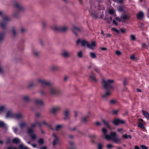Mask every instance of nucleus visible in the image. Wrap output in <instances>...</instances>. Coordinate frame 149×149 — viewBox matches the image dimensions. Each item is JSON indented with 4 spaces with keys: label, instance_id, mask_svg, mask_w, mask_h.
I'll use <instances>...</instances> for the list:
<instances>
[{
    "label": "nucleus",
    "instance_id": "f257e3e1",
    "mask_svg": "<svg viewBox=\"0 0 149 149\" xmlns=\"http://www.w3.org/2000/svg\"><path fill=\"white\" fill-rule=\"evenodd\" d=\"M38 82L42 84V87L45 88L48 87L49 90V93L52 95H56L59 94L61 93L60 89L57 88L53 86L49 81H46L44 79H38Z\"/></svg>",
    "mask_w": 149,
    "mask_h": 149
},
{
    "label": "nucleus",
    "instance_id": "f03ea898",
    "mask_svg": "<svg viewBox=\"0 0 149 149\" xmlns=\"http://www.w3.org/2000/svg\"><path fill=\"white\" fill-rule=\"evenodd\" d=\"M114 82V81L112 79H108L107 81L104 79L102 80V84L104 89L107 90L105 93L102 95L103 98L106 97L111 95L110 91L113 88V87L111 85V84Z\"/></svg>",
    "mask_w": 149,
    "mask_h": 149
},
{
    "label": "nucleus",
    "instance_id": "7ed1b4c3",
    "mask_svg": "<svg viewBox=\"0 0 149 149\" xmlns=\"http://www.w3.org/2000/svg\"><path fill=\"white\" fill-rule=\"evenodd\" d=\"M102 131L104 134L105 139L107 140H111L114 143H118L121 142V139L119 138H116V134L114 132H111L110 135L107 134V130L104 128L102 129Z\"/></svg>",
    "mask_w": 149,
    "mask_h": 149
},
{
    "label": "nucleus",
    "instance_id": "20e7f679",
    "mask_svg": "<svg viewBox=\"0 0 149 149\" xmlns=\"http://www.w3.org/2000/svg\"><path fill=\"white\" fill-rule=\"evenodd\" d=\"M14 6L17 9L18 11L15 12L14 14L13 17L15 18H17L19 16V12L23 11L24 10V7L20 5L17 2H15Z\"/></svg>",
    "mask_w": 149,
    "mask_h": 149
},
{
    "label": "nucleus",
    "instance_id": "39448f33",
    "mask_svg": "<svg viewBox=\"0 0 149 149\" xmlns=\"http://www.w3.org/2000/svg\"><path fill=\"white\" fill-rule=\"evenodd\" d=\"M139 122H138V127L142 130H145L146 128L144 126L145 122L143 121V119L140 118L138 119Z\"/></svg>",
    "mask_w": 149,
    "mask_h": 149
},
{
    "label": "nucleus",
    "instance_id": "423d86ee",
    "mask_svg": "<svg viewBox=\"0 0 149 149\" xmlns=\"http://www.w3.org/2000/svg\"><path fill=\"white\" fill-rule=\"evenodd\" d=\"M33 129L29 128L27 130V133L31 136L33 140H35L36 138V134L33 133Z\"/></svg>",
    "mask_w": 149,
    "mask_h": 149
},
{
    "label": "nucleus",
    "instance_id": "0eeeda50",
    "mask_svg": "<svg viewBox=\"0 0 149 149\" xmlns=\"http://www.w3.org/2000/svg\"><path fill=\"white\" fill-rule=\"evenodd\" d=\"M53 29L57 31L64 32L66 31L67 29V28L65 26L59 27L54 26L53 27Z\"/></svg>",
    "mask_w": 149,
    "mask_h": 149
},
{
    "label": "nucleus",
    "instance_id": "6e6552de",
    "mask_svg": "<svg viewBox=\"0 0 149 149\" xmlns=\"http://www.w3.org/2000/svg\"><path fill=\"white\" fill-rule=\"evenodd\" d=\"M113 123L115 125H117L120 124H124L125 121L119 119H115L113 121Z\"/></svg>",
    "mask_w": 149,
    "mask_h": 149
},
{
    "label": "nucleus",
    "instance_id": "1a4fd4ad",
    "mask_svg": "<svg viewBox=\"0 0 149 149\" xmlns=\"http://www.w3.org/2000/svg\"><path fill=\"white\" fill-rule=\"evenodd\" d=\"M52 136L55 138L54 139L52 143L53 146H54L58 143L59 139L54 133L53 134Z\"/></svg>",
    "mask_w": 149,
    "mask_h": 149
},
{
    "label": "nucleus",
    "instance_id": "9d476101",
    "mask_svg": "<svg viewBox=\"0 0 149 149\" xmlns=\"http://www.w3.org/2000/svg\"><path fill=\"white\" fill-rule=\"evenodd\" d=\"M63 114L65 116L64 118V120H66L70 119V114L68 109L66 110L64 112Z\"/></svg>",
    "mask_w": 149,
    "mask_h": 149
},
{
    "label": "nucleus",
    "instance_id": "9b49d317",
    "mask_svg": "<svg viewBox=\"0 0 149 149\" xmlns=\"http://www.w3.org/2000/svg\"><path fill=\"white\" fill-rule=\"evenodd\" d=\"M35 123H34L31 124V129H33L34 127H36L37 125H38L40 129H41V123L38 121H36V119L35 120Z\"/></svg>",
    "mask_w": 149,
    "mask_h": 149
},
{
    "label": "nucleus",
    "instance_id": "f8f14e48",
    "mask_svg": "<svg viewBox=\"0 0 149 149\" xmlns=\"http://www.w3.org/2000/svg\"><path fill=\"white\" fill-rule=\"evenodd\" d=\"M72 30L73 32L75 35L76 36H77L78 34L76 32H80L81 31V29L75 26H73V28L72 29Z\"/></svg>",
    "mask_w": 149,
    "mask_h": 149
},
{
    "label": "nucleus",
    "instance_id": "ddd939ff",
    "mask_svg": "<svg viewBox=\"0 0 149 149\" xmlns=\"http://www.w3.org/2000/svg\"><path fill=\"white\" fill-rule=\"evenodd\" d=\"M144 16L143 13L142 11L139 12L136 15V17L138 19H141Z\"/></svg>",
    "mask_w": 149,
    "mask_h": 149
},
{
    "label": "nucleus",
    "instance_id": "4468645a",
    "mask_svg": "<svg viewBox=\"0 0 149 149\" xmlns=\"http://www.w3.org/2000/svg\"><path fill=\"white\" fill-rule=\"evenodd\" d=\"M61 109V107L59 106H56L54 108H52L51 110V112L53 113H54L58 111Z\"/></svg>",
    "mask_w": 149,
    "mask_h": 149
},
{
    "label": "nucleus",
    "instance_id": "2eb2a0df",
    "mask_svg": "<svg viewBox=\"0 0 149 149\" xmlns=\"http://www.w3.org/2000/svg\"><path fill=\"white\" fill-rule=\"evenodd\" d=\"M22 115L21 113H14L13 118L19 119L22 118Z\"/></svg>",
    "mask_w": 149,
    "mask_h": 149
},
{
    "label": "nucleus",
    "instance_id": "dca6fc26",
    "mask_svg": "<svg viewBox=\"0 0 149 149\" xmlns=\"http://www.w3.org/2000/svg\"><path fill=\"white\" fill-rule=\"evenodd\" d=\"M89 117V114L88 115L86 116L84 118H82L81 119V121L82 122L84 123L85 124H86L87 122V119Z\"/></svg>",
    "mask_w": 149,
    "mask_h": 149
},
{
    "label": "nucleus",
    "instance_id": "f3484780",
    "mask_svg": "<svg viewBox=\"0 0 149 149\" xmlns=\"http://www.w3.org/2000/svg\"><path fill=\"white\" fill-rule=\"evenodd\" d=\"M14 114V113H13L11 112V111H9L7 112L6 114V118H13Z\"/></svg>",
    "mask_w": 149,
    "mask_h": 149
},
{
    "label": "nucleus",
    "instance_id": "a211bd4d",
    "mask_svg": "<svg viewBox=\"0 0 149 149\" xmlns=\"http://www.w3.org/2000/svg\"><path fill=\"white\" fill-rule=\"evenodd\" d=\"M35 102L36 104L42 105H44L43 101L40 99H36L35 100Z\"/></svg>",
    "mask_w": 149,
    "mask_h": 149
},
{
    "label": "nucleus",
    "instance_id": "6ab92c4d",
    "mask_svg": "<svg viewBox=\"0 0 149 149\" xmlns=\"http://www.w3.org/2000/svg\"><path fill=\"white\" fill-rule=\"evenodd\" d=\"M142 112L145 118H147V120H148L149 119V113L147 111L143 110H142Z\"/></svg>",
    "mask_w": 149,
    "mask_h": 149
},
{
    "label": "nucleus",
    "instance_id": "aec40b11",
    "mask_svg": "<svg viewBox=\"0 0 149 149\" xmlns=\"http://www.w3.org/2000/svg\"><path fill=\"white\" fill-rule=\"evenodd\" d=\"M89 77L92 80L96 82L97 81V80L95 78V74L93 72H91L90 75L89 76Z\"/></svg>",
    "mask_w": 149,
    "mask_h": 149
},
{
    "label": "nucleus",
    "instance_id": "412c9836",
    "mask_svg": "<svg viewBox=\"0 0 149 149\" xmlns=\"http://www.w3.org/2000/svg\"><path fill=\"white\" fill-rule=\"evenodd\" d=\"M62 55L64 57L67 58L69 56H70V54L68 52L66 51H64L62 54Z\"/></svg>",
    "mask_w": 149,
    "mask_h": 149
},
{
    "label": "nucleus",
    "instance_id": "4be33fe9",
    "mask_svg": "<svg viewBox=\"0 0 149 149\" xmlns=\"http://www.w3.org/2000/svg\"><path fill=\"white\" fill-rule=\"evenodd\" d=\"M121 19H123L124 21L123 22H125V20H129L130 18V17L129 15H125L123 16H121Z\"/></svg>",
    "mask_w": 149,
    "mask_h": 149
},
{
    "label": "nucleus",
    "instance_id": "5701e85b",
    "mask_svg": "<svg viewBox=\"0 0 149 149\" xmlns=\"http://www.w3.org/2000/svg\"><path fill=\"white\" fill-rule=\"evenodd\" d=\"M20 142L19 139L18 138L16 137L13 139L12 140V142L16 144L19 143Z\"/></svg>",
    "mask_w": 149,
    "mask_h": 149
},
{
    "label": "nucleus",
    "instance_id": "b1692460",
    "mask_svg": "<svg viewBox=\"0 0 149 149\" xmlns=\"http://www.w3.org/2000/svg\"><path fill=\"white\" fill-rule=\"evenodd\" d=\"M19 126L21 129H23L24 127L27 126V124L26 123L23 122L19 124Z\"/></svg>",
    "mask_w": 149,
    "mask_h": 149
},
{
    "label": "nucleus",
    "instance_id": "393cba45",
    "mask_svg": "<svg viewBox=\"0 0 149 149\" xmlns=\"http://www.w3.org/2000/svg\"><path fill=\"white\" fill-rule=\"evenodd\" d=\"M22 99L24 101L29 102L30 101V99L28 97L26 96H24L22 97Z\"/></svg>",
    "mask_w": 149,
    "mask_h": 149
},
{
    "label": "nucleus",
    "instance_id": "a878e982",
    "mask_svg": "<svg viewBox=\"0 0 149 149\" xmlns=\"http://www.w3.org/2000/svg\"><path fill=\"white\" fill-rule=\"evenodd\" d=\"M89 137L92 139L91 140V142L93 143H95V141L93 139L96 138V136L94 134L90 135L89 136Z\"/></svg>",
    "mask_w": 149,
    "mask_h": 149
},
{
    "label": "nucleus",
    "instance_id": "bb28decb",
    "mask_svg": "<svg viewBox=\"0 0 149 149\" xmlns=\"http://www.w3.org/2000/svg\"><path fill=\"white\" fill-rule=\"evenodd\" d=\"M44 140L42 138H40L38 141V143L40 145H42L44 143Z\"/></svg>",
    "mask_w": 149,
    "mask_h": 149
},
{
    "label": "nucleus",
    "instance_id": "cd10ccee",
    "mask_svg": "<svg viewBox=\"0 0 149 149\" xmlns=\"http://www.w3.org/2000/svg\"><path fill=\"white\" fill-rule=\"evenodd\" d=\"M51 69L52 71H55L58 69V67L56 66H53L51 68Z\"/></svg>",
    "mask_w": 149,
    "mask_h": 149
},
{
    "label": "nucleus",
    "instance_id": "c85d7f7f",
    "mask_svg": "<svg viewBox=\"0 0 149 149\" xmlns=\"http://www.w3.org/2000/svg\"><path fill=\"white\" fill-rule=\"evenodd\" d=\"M42 123L45 125H46L48 127L50 128L52 130H53V129L52 126L51 125L49 124H47L45 121H43L42 122Z\"/></svg>",
    "mask_w": 149,
    "mask_h": 149
},
{
    "label": "nucleus",
    "instance_id": "c756f323",
    "mask_svg": "<svg viewBox=\"0 0 149 149\" xmlns=\"http://www.w3.org/2000/svg\"><path fill=\"white\" fill-rule=\"evenodd\" d=\"M90 55L91 57L92 58H95L96 57V55L93 52H90Z\"/></svg>",
    "mask_w": 149,
    "mask_h": 149
},
{
    "label": "nucleus",
    "instance_id": "7c9ffc66",
    "mask_svg": "<svg viewBox=\"0 0 149 149\" xmlns=\"http://www.w3.org/2000/svg\"><path fill=\"white\" fill-rule=\"evenodd\" d=\"M88 43V42L85 40H82L81 41V43L83 46H85L86 45H87V43Z\"/></svg>",
    "mask_w": 149,
    "mask_h": 149
},
{
    "label": "nucleus",
    "instance_id": "2f4dec72",
    "mask_svg": "<svg viewBox=\"0 0 149 149\" xmlns=\"http://www.w3.org/2000/svg\"><path fill=\"white\" fill-rule=\"evenodd\" d=\"M102 121L105 125L107 126L109 128H110V126L109 125L108 123L104 120H102Z\"/></svg>",
    "mask_w": 149,
    "mask_h": 149
},
{
    "label": "nucleus",
    "instance_id": "473e14b6",
    "mask_svg": "<svg viewBox=\"0 0 149 149\" xmlns=\"http://www.w3.org/2000/svg\"><path fill=\"white\" fill-rule=\"evenodd\" d=\"M4 34L3 33H0V42L3 40Z\"/></svg>",
    "mask_w": 149,
    "mask_h": 149
},
{
    "label": "nucleus",
    "instance_id": "72a5a7b5",
    "mask_svg": "<svg viewBox=\"0 0 149 149\" xmlns=\"http://www.w3.org/2000/svg\"><path fill=\"white\" fill-rule=\"evenodd\" d=\"M117 10L120 12H123L124 11V9L123 7L120 6L118 7Z\"/></svg>",
    "mask_w": 149,
    "mask_h": 149
},
{
    "label": "nucleus",
    "instance_id": "f704fd0d",
    "mask_svg": "<svg viewBox=\"0 0 149 149\" xmlns=\"http://www.w3.org/2000/svg\"><path fill=\"white\" fill-rule=\"evenodd\" d=\"M3 20L4 22H8L10 20L9 18L7 16L3 17Z\"/></svg>",
    "mask_w": 149,
    "mask_h": 149
},
{
    "label": "nucleus",
    "instance_id": "c9c22d12",
    "mask_svg": "<svg viewBox=\"0 0 149 149\" xmlns=\"http://www.w3.org/2000/svg\"><path fill=\"white\" fill-rule=\"evenodd\" d=\"M13 36V37H15L17 35V33L14 28H13L12 31Z\"/></svg>",
    "mask_w": 149,
    "mask_h": 149
},
{
    "label": "nucleus",
    "instance_id": "e433bc0d",
    "mask_svg": "<svg viewBox=\"0 0 149 149\" xmlns=\"http://www.w3.org/2000/svg\"><path fill=\"white\" fill-rule=\"evenodd\" d=\"M0 25L2 29H6V25L3 22H1L0 23Z\"/></svg>",
    "mask_w": 149,
    "mask_h": 149
},
{
    "label": "nucleus",
    "instance_id": "4c0bfd02",
    "mask_svg": "<svg viewBox=\"0 0 149 149\" xmlns=\"http://www.w3.org/2000/svg\"><path fill=\"white\" fill-rule=\"evenodd\" d=\"M77 56L79 58H81L82 57V51H80L77 53Z\"/></svg>",
    "mask_w": 149,
    "mask_h": 149
},
{
    "label": "nucleus",
    "instance_id": "58836bf2",
    "mask_svg": "<svg viewBox=\"0 0 149 149\" xmlns=\"http://www.w3.org/2000/svg\"><path fill=\"white\" fill-rule=\"evenodd\" d=\"M5 125L3 122L0 121V127H5Z\"/></svg>",
    "mask_w": 149,
    "mask_h": 149
},
{
    "label": "nucleus",
    "instance_id": "ea45409f",
    "mask_svg": "<svg viewBox=\"0 0 149 149\" xmlns=\"http://www.w3.org/2000/svg\"><path fill=\"white\" fill-rule=\"evenodd\" d=\"M62 127V125H57L56 127V131H58L59 129L61 128Z\"/></svg>",
    "mask_w": 149,
    "mask_h": 149
},
{
    "label": "nucleus",
    "instance_id": "a19ab883",
    "mask_svg": "<svg viewBox=\"0 0 149 149\" xmlns=\"http://www.w3.org/2000/svg\"><path fill=\"white\" fill-rule=\"evenodd\" d=\"M91 15L95 18H96L97 17V15L95 14V13L92 12L91 13Z\"/></svg>",
    "mask_w": 149,
    "mask_h": 149
},
{
    "label": "nucleus",
    "instance_id": "79ce46f5",
    "mask_svg": "<svg viewBox=\"0 0 149 149\" xmlns=\"http://www.w3.org/2000/svg\"><path fill=\"white\" fill-rule=\"evenodd\" d=\"M112 29L113 31H114L117 33H119L120 32L119 30L117 29L116 28H112Z\"/></svg>",
    "mask_w": 149,
    "mask_h": 149
},
{
    "label": "nucleus",
    "instance_id": "37998d69",
    "mask_svg": "<svg viewBox=\"0 0 149 149\" xmlns=\"http://www.w3.org/2000/svg\"><path fill=\"white\" fill-rule=\"evenodd\" d=\"M33 53L34 55L35 56L37 57L39 54V53L36 51H33Z\"/></svg>",
    "mask_w": 149,
    "mask_h": 149
},
{
    "label": "nucleus",
    "instance_id": "c03bdc74",
    "mask_svg": "<svg viewBox=\"0 0 149 149\" xmlns=\"http://www.w3.org/2000/svg\"><path fill=\"white\" fill-rule=\"evenodd\" d=\"M128 83V81L126 79H125L123 80V85L124 86L126 85Z\"/></svg>",
    "mask_w": 149,
    "mask_h": 149
},
{
    "label": "nucleus",
    "instance_id": "a18cd8bd",
    "mask_svg": "<svg viewBox=\"0 0 149 149\" xmlns=\"http://www.w3.org/2000/svg\"><path fill=\"white\" fill-rule=\"evenodd\" d=\"M87 47L88 48H89L91 49H93V47L91 45V44H89L88 43H87Z\"/></svg>",
    "mask_w": 149,
    "mask_h": 149
},
{
    "label": "nucleus",
    "instance_id": "49530a36",
    "mask_svg": "<svg viewBox=\"0 0 149 149\" xmlns=\"http://www.w3.org/2000/svg\"><path fill=\"white\" fill-rule=\"evenodd\" d=\"M107 147L108 148L110 149L114 147L111 144H108L107 145Z\"/></svg>",
    "mask_w": 149,
    "mask_h": 149
},
{
    "label": "nucleus",
    "instance_id": "de8ad7c7",
    "mask_svg": "<svg viewBox=\"0 0 149 149\" xmlns=\"http://www.w3.org/2000/svg\"><path fill=\"white\" fill-rule=\"evenodd\" d=\"M140 147L142 149H148V148L145 145H141Z\"/></svg>",
    "mask_w": 149,
    "mask_h": 149
},
{
    "label": "nucleus",
    "instance_id": "09e8293b",
    "mask_svg": "<svg viewBox=\"0 0 149 149\" xmlns=\"http://www.w3.org/2000/svg\"><path fill=\"white\" fill-rule=\"evenodd\" d=\"M5 109V107L3 106H0V112H2Z\"/></svg>",
    "mask_w": 149,
    "mask_h": 149
},
{
    "label": "nucleus",
    "instance_id": "8fccbe9b",
    "mask_svg": "<svg viewBox=\"0 0 149 149\" xmlns=\"http://www.w3.org/2000/svg\"><path fill=\"white\" fill-rule=\"evenodd\" d=\"M42 26L43 28H45L46 26V24L45 21H43L42 22Z\"/></svg>",
    "mask_w": 149,
    "mask_h": 149
},
{
    "label": "nucleus",
    "instance_id": "3c124183",
    "mask_svg": "<svg viewBox=\"0 0 149 149\" xmlns=\"http://www.w3.org/2000/svg\"><path fill=\"white\" fill-rule=\"evenodd\" d=\"M109 13L111 15H113L114 13V11L113 10L110 9L109 11Z\"/></svg>",
    "mask_w": 149,
    "mask_h": 149
},
{
    "label": "nucleus",
    "instance_id": "603ef678",
    "mask_svg": "<svg viewBox=\"0 0 149 149\" xmlns=\"http://www.w3.org/2000/svg\"><path fill=\"white\" fill-rule=\"evenodd\" d=\"M115 19L116 20H117L119 22H123V21L121 20V19L118 17H116Z\"/></svg>",
    "mask_w": 149,
    "mask_h": 149
},
{
    "label": "nucleus",
    "instance_id": "864d4df0",
    "mask_svg": "<svg viewBox=\"0 0 149 149\" xmlns=\"http://www.w3.org/2000/svg\"><path fill=\"white\" fill-rule=\"evenodd\" d=\"M102 144L100 143L98 145V149H102Z\"/></svg>",
    "mask_w": 149,
    "mask_h": 149
},
{
    "label": "nucleus",
    "instance_id": "5fc2aeb1",
    "mask_svg": "<svg viewBox=\"0 0 149 149\" xmlns=\"http://www.w3.org/2000/svg\"><path fill=\"white\" fill-rule=\"evenodd\" d=\"M131 39L133 40H135V37L134 35H131L130 36Z\"/></svg>",
    "mask_w": 149,
    "mask_h": 149
},
{
    "label": "nucleus",
    "instance_id": "6e6d98bb",
    "mask_svg": "<svg viewBox=\"0 0 149 149\" xmlns=\"http://www.w3.org/2000/svg\"><path fill=\"white\" fill-rule=\"evenodd\" d=\"M120 31L123 33H125L126 31L124 29L121 28L120 29Z\"/></svg>",
    "mask_w": 149,
    "mask_h": 149
},
{
    "label": "nucleus",
    "instance_id": "4d7b16f0",
    "mask_svg": "<svg viewBox=\"0 0 149 149\" xmlns=\"http://www.w3.org/2000/svg\"><path fill=\"white\" fill-rule=\"evenodd\" d=\"M116 54L118 56L120 55L121 54V52L119 51H116Z\"/></svg>",
    "mask_w": 149,
    "mask_h": 149
},
{
    "label": "nucleus",
    "instance_id": "13d9d810",
    "mask_svg": "<svg viewBox=\"0 0 149 149\" xmlns=\"http://www.w3.org/2000/svg\"><path fill=\"white\" fill-rule=\"evenodd\" d=\"M122 137L124 139H127L128 138L127 135L126 134H124L122 135Z\"/></svg>",
    "mask_w": 149,
    "mask_h": 149
},
{
    "label": "nucleus",
    "instance_id": "bf43d9fd",
    "mask_svg": "<svg viewBox=\"0 0 149 149\" xmlns=\"http://www.w3.org/2000/svg\"><path fill=\"white\" fill-rule=\"evenodd\" d=\"M118 111L117 110H114L112 111V114L113 115L117 114L118 113Z\"/></svg>",
    "mask_w": 149,
    "mask_h": 149
},
{
    "label": "nucleus",
    "instance_id": "052dcab7",
    "mask_svg": "<svg viewBox=\"0 0 149 149\" xmlns=\"http://www.w3.org/2000/svg\"><path fill=\"white\" fill-rule=\"evenodd\" d=\"M34 85L33 83H31L28 86V88H30L33 86H34Z\"/></svg>",
    "mask_w": 149,
    "mask_h": 149
},
{
    "label": "nucleus",
    "instance_id": "680f3d73",
    "mask_svg": "<svg viewBox=\"0 0 149 149\" xmlns=\"http://www.w3.org/2000/svg\"><path fill=\"white\" fill-rule=\"evenodd\" d=\"M135 58V57L134 55H132L130 57V58L132 60H134Z\"/></svg>",
    "mask_w": 149,
    "mask_h": 149
},
{
    "label": "nucleus",
    "instance_id": "e2e57ef3",
    "mask_svg": "<svg viewBox=\"0 0 149 149\" xmlns=\"http://www.w3.org/2000/svg\"><path fill=\"white\" fill-rule=\"evenodd\" d=\"M115 103V101L113 100H111L110 101V104H113Z\"/></svg>",
    "mask_w": 149,
    "mask_h": 149
},
{
    "label": "nucleus",
    "instance_id": "0e129e2a",
    "mask_svg": "<svg viewBox=\"0 0 149 149\" xmlns=\"http://www.w3.org/2000/svg\"><path fill=\"white\" fill-rule=\"evenodd\" d=\"M94 70L95 71H96L98 73H99V70L98 68H95L94 69Z\"/></svg>",
    "mask_w": 149,
    "mask_h": 149
},
{
    "label": "nucleus",
    "instance_id": "69168bd1",
    "mask_svg": "<svg viewBox=\"0 0 149 149\" xmlns=\"http://www.w3.org/2000/svg\"><path fill=\"white\" fill-rule=\"evenodd\" d=\"M113 23L114 24H115L116 26H118V23L116 22V21L114 19H113Z\"/></svg>",
    "mask_w": 149,
    "mask_h": 149
},
{
    "label": "nucleus",
    "instance_id": "338daca9",
    "mask_svg": "<svg viewBox=\"0 0 149 149\" xmlns=\"http://www.w3.org/2000/svg\"><path fill=\"white\" fill-rule=\"evenodd\" d=\"M93 47H95L96 46V44L95 42L94 41L92 42L91 44Z\"/></svg>",
    "mask_w": 149,
    "mask_h": 149
},
{
    "label": "nucleus",
    "instance_id": "774afa93",
    "mask_svg": "<svg viewBox=\"0 0 149 149\" xmlns=\"http://www.w3.org/2000/svg\"><path fill=\"white\" fill-rule=\"evenodd\" d=\"M7 149H17V148L15 147H14L13 148H12L11 147H9L7 148Z\"/></svg>",
    "mask_w": 149,
    "mask_h": 149
}]
</instances>
